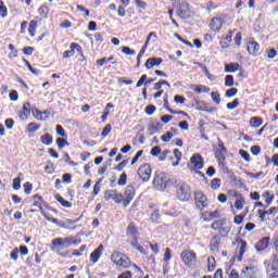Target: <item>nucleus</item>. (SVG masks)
I'll return each instance as SVG.
<instances>
[{
    "mask_svg": "<svg viewBox=\"0 0 278 278\" xmlns=\"http://www.w3.org/2000/svg\"><path fill=\"white\" fill-rule=\"evenodd\" d=\"M51 251L60 255V257H68L71 252H64L62 253L61 251H64V249H68V247L81 244V238L77 237H65V238H54L51 241Z\"/></svg>",
    "mask_w": 278,
    "mask_h": 278,
    "instance_id": "nucleus-1",
    "label": "nucleus"
},
{
    "mask_svg": "<svg viewBox=\"0 0 278 278\" xmlns=\"http://www.w3.org/2000/svg\"><path fill=\"white\" fill-rule=\"evenodd\" d=\"M153 186L156 190L162 192L166 190V188H177V180L170 179L165 173H161L154 177Z\"/></svg>",
    "mask_w": 278,
    "mask_h": 278,
    "instance_id": "nucleus-2",
    "label": "nucleus"
},
{
    "mask_svg": "<svg viewBox=\"0 0 278 278\" xmlns=\"http://www.w3.org/2000/svg\"><path fill=\"white\" fill-rule=\"evenodd\" d=\"M111 262L115 266H119L121 268L129 269L131 268V258L127 256L125 253L113 251L111 254Z\"/></svg>",
    "mask_w": 278,
    "mask_h": 278,
    "instance_id": "nucleus-3",
    "label": "nucleus"
},
{
    "mask_svg": "<svg viewBox=\"0 0 278 278\" xmlns=\"http://www.w3.org/2000/svg\"><path fill=\"white\" fill-rule=\"evenodd\" d=\"M118 199V205H122V207H129V205H131V201L136 199V188L132 187V185H128L123 193L119 192Z\"/></svg>",
    "mask_w": 278,
    "mask_h": 278,
    "instance_id": "nucleus-4",
    "label": "nucleus"
},
{
    "mask_svg": "<svg viewBox=\"0 0 278 278\" xmlns=\"http://www.w3.org/2000/svg\"><path fill=\"white\" fill-rule=\"evenodd\" d=\"M180 260L187 268H197V263L199 262L197 252L190 250H184L180 253Z\"/></svg>",
    "mask_w": 278,
    "mask_h": 278,
    "instance_id": "nucleus-5",
    "label": "nucleus"
},
{
    "mask_svg": "<svg viewBox=\"0 0 278 278\" xmlns=\"http://www.w3.org/2000/svg\"><path fill=\"white\" fill-rule=\"evenodd\" d=\"M204 166H205V162L203 161V155H201L200 153H194L190 157L188 168H190V170H198L197 174L200 175V177H205V174H203V172H201V169Z\"/></svg>",
    "mask_w": 278,
    "mask_h": 278,
    "instance_id": "nucleus-6",
    "label": "nucleus"
},
{
    "mask_svg": "<svg viewBox=\"0 0 278 278\" xmlns=\"http://www.w3.org/2000/svg\"><path fill=\"white\" fill-rule=\"evenodd\" d=\"M176 188V198L178 201H190L192 198V191L190 190V185L186 182H177Z\"/></svg>",
    "mask_w": 278,
    "mask_h": 278,
    "instance_id": "nucleus-7",
    "label": "nucleus"
},
{
    "mask_svg": "<svg viewBox=\"0 0 278 278\" xmlns=\"http://www.w3.org/2000/svg\"><path fill=\"white\" fill-rule=\"evenodd\" d=\"M226 224H227L226 218L217 219L212 223L211 229H213V231H217L218 232L217 236H220L222 238H227V236H229L231 231V228L225 226Z\"/></svg>",
    "mask_w": 278,
    "mask_h": 278,
    "instance_id": "nucleus-8",
    "label": "nucleus"
},
{
    "mask_svg": "<svg viewBox=\"0 0 278 278\" xmlns=\"http://www.w3.org/2000/svg\"><path fill=\"white\" fill-rule=\"evenodd\" d=\"M194 204L197 210L203 212V210L210 205V200L207 199V195L203 193V191H194Z\"/></svg>",
    "mask_w": 278,
    "mask_h": 278,
    "instance_id": "nucleus-9",
    "label": "nucleus"
},
{
    "mask_svg": "<svg viewBox=\"0 0 278 278\" xmlns=\"http://www.w3.org/2000/svg\"><path fill=\"white\" fill-rule=\"evenodd\" d=\"M152 173H153V169L151 168V164L149 163L142 164L137 170V175L143 184H146V181H149V179H151Z\"/></svg>",
    "mask_w": 278,
    "mask_h": 278,
    "instance_id": "nucleus-10",
    "label": "nucleus"
},
{
    "mask_svg": "<svg viewBox=\"0 0 278 278\" xmlns=\"http://www.w3.org/2000/svg\"><path fill=\"white\" fill-rule=\"evenodd\" d=\"M75 51L79 52L80 58H84V49L77 42H72L70 45V50L63 52V59L68 60V58H73Z\"/></svg>",
    "mask_w": 278,
    "mask_h": 278,
    "instance_id": "nucleus-11",
    "label": "nucleus"
},
{
    "mask_svg": "<svg viewBox=\"0 0 278 278\" xmlns=\"http://www.w3.org/2000/svg\"><path fill=\"white\" fill-rule=\"evenodd\" d=\"M220 244H223V237L214 235L208 243L210 251L212 253H218V251H220Z\"/></svg>",
    "mask_w": 278,
    "mask_h": 278,
    "instance_id": "nucleus-12",
    "label": "nucleus"
},
{
    "mask_svg": "<svg viewBox=\"0 0 278 278\" xmlns=\"http://www.w3.org/2000/svg\"><path fill=\"white\" fill-rule=\"evenodd\" d=\"M229 194H232V197H236V201H235V207L236 210H243L244 205H247V200H244V197L242 195V193H238V191L236 190H229L228 191Z\"/></svg>",
    "mask_w": 278,
    "mask_h": 278,
    "instance_id": "nucleus-13",
    "label": "nucleus"
},
{
    "mask_svg": "<svg viewBox=\"0 0 278 278\" xmlns=\"http://www.w3.org/2000/svg\"><path fill=\"white\" fill-rule=\"evenodd\" d=\"M179 18H190V4L188 2L179 3L177 7Z\"/></svg>",
    "mask_w": 278,
    "mask_h": 278,
    "instance_id": "nucleus-14",
    "label": "nucleus"
},
{
    "mask_svg": "<svg viewBox=\"0 0 278 278\" xmlns=\"http://www.w3.org/2000/svg\"><path fill=\"white\" fill-rule=\"evenodd\" d=\"M104 251L105 247H103V244H100L94 251L90 253L89 262H91V264H97V262L101 260Z\"/></svg>",
    "mask_w": 278,
    "mask_h": 278,
    "instance_id": "nucleus-15",
    "label": "nucleus"
},
{
    "mask_svg": "<svg viewBox=\"0 0 278 278\" xmlns=\"http://www.w3.org/2000/svg\"><path fill=\"white\" fill-rule=\"evenodd\" d=\"M223 25H225L223 17H213L210 22V29L218 34L223 29Z\"/></svg>",
    "mask_w": 278,
    "mask_h": 278,
    "instance_id": "nucleus-16",
    "label": "nucleus"
},
{
    "mask_svg": "<svg viewBox=\"0 0 278 278\" xmlns=\"http://www.w3.org/2000/svg\"><path fill=\"white\" fill-rule=\"evenodd\" d=\"M119 192L116 189H109L104 191V199L105 201H113L116 205L119 204Z\"/></svg>",
    "mask_w": 278,
    "mask_h": 278,
    "instance_id": "nucleus-17",
    "label": "nucleus"
},
{
    "mask_svg": "<svg viewBox=\"0 0 278 278\" xmlns=\"http://www.w3.org/2000/svg\"><path fill=\"white\" fill-rule=\"evenodd\" d=\"M247 51L250 55H260V43L252 38L247 42Z\"/></svg>",
    "mask_w": 278,
    "mask_h": 278,
    "instance_id": "nucleus-18",
    "label": "nucleus"
},
{
    "mask_svg": "<svg viewBox=\"0 0 278 278\" xmlns=\"http://www.w3.org/2000/svg\"><path fill=\"white\" fill-rule=\"evenodd\" d=\"M31 116V103L25 102L22 110L18 112V118L21 121H27Z\"/></svg>",
    "mask_w": 278,
    "mask_h": 278,
    "instance_id": "nucleus-19",
    "label": "nucleus"
},
{
    "mask_svg": "<svg viewBox=\"0 0 278 278\" xmlns=\"http://www.w3.org/2000/svg\"><path fill=\"white\" fill-rule=\"evenodd\" d=\"M201 218L204 223H212L215 218H220V211L215 210L213 212L206 211L201 214Z\"/></svg>",
    "mask_w": 278,
    "mask_h": 278,
    "instance_id": "nucleus-20",
    "label": "nucleus"
},
{
    "mask_svg": "<svg viewBox=\"0 0 278 278\" xmlns=\"http://www.w3.org/2000/svg\"><path fill=\"white\" fill-rule=\"evenodd\" d=\"M278 213V207L277 206H271L269 210L264 211V210H258V218L261 219L262 223H266V216H273Z\"/></svg>",
    "mask_w": 278,
    "mask_h": 278,
    "instance_id": "nucleus-21",
    "label": "nucleus"
},
{
    "mask_svg": "<svg viewBox=\"0 0 278 278\" xmlns=\"http://www.w3.org/2000/svg\"><path fill=\"white\" fill-rule=\"evenodd\" d=\"M232 38H233V30H229L225 36H223L219 40V45L222 49H229V45H231Z\"/></svg>",
    "mask_w": 278,
    "mask_h": 278,
    "instance_id": "nucleus-22",
    "label": "nucleus"
},
{
    "mask_svg": "<svg viewBox=\"0 0 278 278\" xmlns=\"http://www.w3.org/2000/svg\"><path fill=\"white\" fill-rule=\"evenodd\" d=\"M126 236H128V238H136L140 236V232L138 230V225L135 222H131L128 224L126 228Z\"/></svg>",
    "mask_w": 278,
    "mask_h": 278,
    "instance_id": "nucleus-23",
    "label": "nucleus"
},
{
    "mask_svg": "<svg viewBox=\"0 0 278 278\" xmlns=\"http://www.w3.org/2000/svg\"><path fill=\"white\" fill-rule=\"evenodd\" d=\"M239 252L237 254V260L240 262L242 257H244V253H247V241L244 239H237Z\"/></svg>",
    "mask_w": 278,
    "mask_h": 278,
    "instance_id": "nucleus-24",
    "label": "nucleus"
},
{
    "mask_svg": "<svg viewBox=\"0 0 278 278\" xmlns=\"http://www.w3.org/2000/svg\"><path fill=\"white\" fill-rule=\"evenodd\" d=\"M154 81H157V78H149L147 74H143L139 80L136 84V88H140L142 86H149L150 84H153Z\"/></svg>",
    "mask_w": 278,
    "mask_h": 278,
    "instance_id": "nucleus-25",
    "label": "nucleus"
},
{
    "mask_svg": "<svg viewBox=\"0 0 278 278\" xmlns=\"http://www.w3.org/2000/svg\"><path fill=\"white\" fill-rule=\"evenodd\" d=\"M268 244H270V237H263L255 244L256 251H266Z\"/></svg>",
    "mask_w": 278,
    "mask_h": 278,
    "instance_id": "nucleus-26",
    "label": "nucleus"
},
{
    "mask_svg": "<svg viewBox=\"0 0 278 278\" xmlns=\"http://www.w3.org/2000/svg\"><path fill=\"white\" fill-rule=\"evenodd\" d=\"M162 62H164L162 58H149L146 61L144 66L148 68V71H150V68H153V66H160Z\"/></svg>",
    "mask_w": 278,
    "mask_h": 278,
    "instance_id": "nucleus-27",
    "label": "nucleus"
},
{
    "mask_svg": "<svg viewBox=\"0 0 278 278\" xmlns=\"http://www.w3.org/2000/svg\"><path fill=\"white\" fill-rule=\"evenodd\" d=\"M130 247H132V249L138 250L139 253H141V255H149V252L147 250H144V247L140 245V242H138V237H132Z\"/></svg>",
    "mask_w": 278,
    "mask_h": 278,
    "instance_id": "nucleus-28",
    "label": "nucleus"
},
{
    "mask_svg": "<svg viewBox=\"0 0 278 278\" xmlns=\"http://www.w3.org/2000/svg\"><path fill=\"white\" fill-rule=\"evenodd\" d=\"M33 207H38V210H42L45 205V198H42V195L38 193L33 195Z\"/></svg>",
    "mask_w": 278,
    "mask_h": 278,
    "instance_id": "nucleus-29",
    "label": "nucleus"
},
{
    "mask_svg": "<svg viewBox=\"0 0 278 278\" xmlns=\"http://www.w3.org/2000/svg\"><path fill=\"white\" fill-rule=\"evenodd\" d=\"M255 277V266H251V267H245L242 271H241V278H253Z\"/></svg>",
    "mask_w": 278,
    "mask_h": 278,
    "instance_id": "nucleus-30",
    "label": "nucleus"
},
{
    "mask_svg": "<svg viewBox=\"0 0 278 278\" xmlns=\"http://www.w3.org/2000/svg\"><path fill=\"white\" fill-rule=\"evenodd\" d=\"M262 198L266 203L265 207H270L273 201H275V194H271L270 191H264Z\"/></svg>",
    "mask_w": 278,
    "mask_h": 278,
    "instance_id": "nucleus-31",
    "label": "nucleus"
},
{
    "mask_svg": "<svg viewBox=\"0 0 278 278\" xmlns=\"http://www.w3.org/2000/svg\"><path fill=\"white\" fill-rule=\"evenodd\" d=\"M38 29V21L31 20L28 24V34L30 38L36 36V30Z\"/></svg>",
    "mask_w": 278,
    "mask_h": 278,
    "instance_id": "nucleus-32",
    "label": "nucleus"
},
{
    "mask_svg": "<svg viewBox=\"0 0 278 278\" xmlns=\"http://www.w3.org/2000/svg\"><path fill=\"white\" fill-rule=\"evenodd\" d=\"M41 144H45L46 147H51L53 144V136L51 134H45L40 137Z\"/></svg>",
    "mask_w": 278,
    "mask_h": 278,
    "instance_id": "nucleus-33",
    "label": "nucleus"
},
{
    "mask_svg": "<svg viewBox=\"0 0 278 278\" xmlns=\"http://www.w3.org/2000/svg\"><path fill=\"white\" fill-rule=\"evenodd\" d=\"M55 200L62 205V207H66L67 210L73 207V203L65 200L64 197H62L60 193L55 195Z\"/></svg>",
    "mask_w": 278,
    "mask_h": 278,
    "instance_id": "nucleus-34",
    "label": "nucleus"
},
{
    "mask_svg": "<svg viewBox=\"0 0 278 278\" xmlns=\"http://www.w3.org/2000/svg\"><path fill=\"white\" fill-rule=\"evenodd\" d=\"M226 152H215V157L218 162V166L224 168L226 162H227V156H225Z\"/></svg>",
    "mask_w": 278,
    "mask_h": 278,
    "instance_id": "nucleus-35",
    "label": "nucleus"
},
{
    "mask_svg": "<svg viewBox=\"0 0 278 278\" xmlns=\"http://www.w3.org/2000/svg\"><path fill=\"white\" fill-rule=\"evenodd\" d=\"M250 125L251 127H262V125H264V118H262L261 116H254L250 118Z\"/></svg>",
    "mask_w": 278,
    "mask_h": 278,
    "instance_id": "nucleus-36",
    "label": "nucleus"
},
{
    "mask_svg": "<svg viewBox=\"0 0 278 278\" xmlns=\"http://www.w3.org/2000/svg\"><path fill=\"white\" fill-rule=\"evenodd\" d=\"M240 71V63H228L225 65V73H236Z\"/></svg>",
    "mask_w": 278,
    "mask_h": 278,
    "instance_id": "nucleus-37",
    "label": "nucleus"
},
{
    "mask_svg": "<svg viewBox=\"0 0 278 278\" xmlns=\"http://www.w3.org/2000/svg\"><path fill=\"white\" fill-rule=\"evenodd\" d=\"M216 270V258L214 256L207 257V273H214Z\"/></svg>",
    "mask_w": 278,
    "mask_h": 278,
    "instance_id": "nucleus-38",
    "label": "nucleus"
},
{
    "mask_svg": "<svg viewBox=\"0 0 278 278\" xmlns=\"http://www.w3.org/2000/svg\"><path fill=\"white\" fill-rule=\"evenodd\" d=\"M210 87L205 86V85H195V87L193 88V92H195L197 94H201V93H207L210 92Z\"/></svg>",
    "mask_w": 278,
    "mask_h": 278,
    "instance_id": "nucleus-39",
    "label": "nucleus"
},
{
    "mask_svg": "<svg viewBox=\"0 0 278 278\" xmlns=\"http://www.w3.org/2000/svg\"><path fill=\"white\" fill-rule=\"evenodd\" d=\"M8 49L11 51L8 55L9 60H14L15 58H18V50L16 49V47H14V45L10 43L8 46Z\"/></svg>",
    "mask_w": 278,
    "mask_h": 278,
    "instance_id": "nucleus-40",
    "label": "nucleus"
},
{
    "mask_svg": "<svg viewBox=\"0 0 278 278\" xmlns=\"http://www.w3.org/2000/svg\"><path fill=\"white\" fill-rule=\"evenodd\" d=\"M33 114L34 116L37 118V121H45L46 117H42L43 114L48 115L49 112L48 111H40L36 108L33 109Z\"/></svg>",
    "mask_w": 278,
    "mask_h": 278,
    "instance_id": "nucleus-41",
    "label": "nucleus"
},
{
    "mask_svg": "<svg viewBox=\"0 0 278 278\" xmlns=\"http://www.w3.org/2000/svg\"><path fill=\"white\" fill-rule=\"evenodd\" d=\"M43 218H46L48 220V223H52L53 225H58L61 228L66 227L63 223H60V220H58V218L50 217L49 215H47V213L43 214Z\"/></svg>",
    "mask_w": 278,
    "mask_h": 278,
    "instance_id": "nucleus-42",
    "label": "nucleus"
},
{
    "mask_svg": "<svg viewBox=\"0 0 278 278\" xmlns=\"http://www.w3.org/2000/svg\"><path fill=\"white\" fill-rule=\"evenodd\" d=\"M26 129H27L28 134H36V131H38V129H40V124L31 122L27 125Z\"/></svg>",
    "mask_w": 278,
    "mask_h": 278,
    "instance_id": "nucleus-43",
    "label": "nucleus"
},
{
    "mask_svg": "<svg viewBox=\"0 0 278 278\" xmlns=\"http://www.w3.org/2000/svg\"><path fill=\"white\" fill-rule=\"evenodd\" d=\"M170 260H173V251L170 248H166L163 255V262H165V264H169Z\"/></svg>",
    "mask_w": 278,
    "mask_h": 278,
    "instance_id": "nucleus-44",
    "label": "nucleus"
},
{
    "mask_svg": "<svg viewBox=\"0 0 278 278\" xmlns=\"http://www.w3.org/2000/svg\"><path fill=\"white\" fill-rule=\"evenodd\" d=\"M266 166H270V163L274 164V166L278 167V153L274 154L271 157L266 156Z\"/></svg>",
    "mask_w": 278,
    "mask_h": 278,
    "instance_id": "nucleus-45",
    "label": "nucleus"
},
{
    "mask_svg": "<svg viewBox=\"0 0 278 278\" xmlns=\"http://www.w3.org/2000/svg\"><path fill=\"white\" fill-rule=\"evenodd\" d=\"M38 14H39V16H41V18H49V7L41 5L38 9Z\"/></svg>",
    "mask_w": 278,
    "mask_h": 278,
    "instance_id": "nucleus-46",
    "label": "nucleus"
},
{
    "mask_svg": "<svg viewBox=\"0 0 278 278\" xmlns=\"http://www.w3.org/2000/svg\"><path fill=\"white\" fill-rule=\"evenodd\" d=\"M244 174L250 178V179H262V177H265L264 172H258V173H252V172H244Z\"/></svg>",
    "mask_w": 278,
    "mask_h": 278,
    "instance_id": "nucleus-47",
    "label": "nucleus"
},
{
    "mask_svg": "<svg viewBox=\"0 0 278 278\" xmlns=\"http://www.w3.org/2000/svg\"><path fill=\"white\" fill-rule=\"evenodd\" d=\"M222 185H223V180H220V178H213L211 180L212 190H220Z\"/></svg>",
    "mask_w": 278,
    "mask_h": 278,
    "instance_id": "nucleus-48",
    "label": "nucleus"
},
{
    "mask_svg": "<svg viewBox=\"0 0 278 278\" xmlns=\"http://www.w3.org/2000/svg\"><path fill=\"white\" fill-rule=\"evenodd\" d=\"M68 144L70 143H68V141L66 140L65 137L56 139V147L60 150L64 149V147H68Z\"/></svg>",
    "mask_w": 278,
    "mask_h": 278,
    "instance_id": "nucleus-49",
    "label": "nucleus"
},
{
    "mask_svg": "<svg viewBox=\"0 0 278 278\" xmlns=\"http://www.w3.org/2000/svg\"><path fill=\"white\" fill-rule=\"evenodd\" d=\"M244 218H247V212L236 215L233 218L235 225H242V223L244 222Z\"/></svg>",
    "mask_w": 278,
    "mask_h": 278,
    "instance_id": "nucleus-50",
    "label": "nucleus"
},
{
    "mask_svg": "<svg viewBox=\"0 0 278 278\" xmlns=\"http://www.w3.org/2000/svg\"><path fill=\"white\" fill-rule=\"evenodd\" d=\"M55 131L58 136H61V138H68V135H66V130L62 125H56L55 126Z\"/></svg>",
    "mask_w": 278,
    "mask_h": 278,
    "instance_id": "nucleus-51",
    "label": "nucleus"
},
{
    "mask_svg": "<svg viewBox=\"0 0 278 278\" xmlns=\"http://www.w3.org/2000/svg\"><path fill=\"white\" fill-rule=\"evenodd\" d=\"M0 16L2 18H5V16H8V7H5V2H3V0H0Z\"/></svg>",
    "mask_w": 278,
    "mask_h": 278,
    "instance_id": "nucleus-52",
    "label": "nucleus"
},
{
    "mask_svg": "<svg viewBox=\"0 0 278 278\" xmlns=\"http://www.w3.org/2000/svg\"><path fill=\"white\" fill-rule=\"evenodd\" d=\"M233 75H226L225 76V86L226 88H233Z\"/></svg>",
    "mask_w": 278,
    "mask_h": 278,
    "instance_id": "nucleus-53",
    "label": "nucleus"
},
{
    "mask_svg": "<svg viewBox=\"0 0 278 278\" xmlns=\"http://www.w3.org/2000/svg\"><path fill=\"white\" fill-rule=\"evenodd\" d=\"M118 186H127V173L123 172L117 180Z\"/></svg>",
    "mask_w": 278,
    "mask_h": 278,
    "instance_id": "nucleus-54",
    "label": "nucleus"
},
{
    "mask_svg": "<svg viewBox=\"0 0 278 278\" xmlns=\"http://www.w3.org/2000/svg\"><path fill=\"white\" fill-rule=\"evenodd\" d=\"M162 86H168V88H170V83L167 80H160L159 83L154 84V90H162Z\"/></svg>",
    "mask_w": 278,
    "mask_h": 278,
    "instance_id": "nucleus-55",
    "label": "nucleus"
},
{
    "mask_svg": "<svg viewBox=\"0 0 278 278\" xmlns=\"http://www.w3.org/2000/svg\"><path fill=\"white\" fill-rule=\"evenodd\" d=\"M211 99L216 103V105H220V93H218V91L211 92Z\"/></svg>",
    "mask_w": 278,
    "mask_h": 278,
    "instance_id": "nucleus-56",
    "label": "nucleus"
},
{
    "mask_svg": "<svg viewBox=\"0 0 278 278\" xmlns=\"http://www.w3.org/2000/svg\"><path fill=\"white\" fill-rule=\"evenodd\" d=\"M215 152L227 153V148L223 141H218L217 147L215 148Z\"/></svg>",
    "mask_w": 278,
    "mask_h": 278,
    "instance_id": "nucleus-57",
    "label": "nucleus"
},
{
    "mask_svg": "<svg viewBox=\"0 0 278 278\" xmlns=\"http://www.w3.org/2000/svg\"><path fill=\"white\" fill-rule=\"evenodd\" d=\"M238 105H240V100L235 99L232 102H228L226 104L227 110H236V108H238Z\"/></svg>",
    "mask_w": 278,
    "mask_h": 278,
    "instance_id": "nucleus-58",
    "label": "nucleus"
},
{
    "mask_svg": "<svg viewBox=\"0 0 278 278\" xmlns=\"http://www.w3.org/2000/svg\"><path fill=\"white\" fill-rule=\"evenodd\" d=\"M101 192V179H99L94 186H93V191H92V197H97Z\"/></svg>",
    "mask_w": 278,
    "mask_h": 278,
    "instance_id": "nucleus-59",
    "label": "nucleus"
},
{
    "mask_svg": "<svg viewBox=\"0 0 278 278\" xmlns=\"http://www.w3.org/2000/svg\"><path fill=\"white\" fill-rule=\"evenodd\" d=\"M155 110H157V108L153 104H150L148 106H146V114H148V116H153V114H155Z\"/></svg>",
    "mask_w": 278,
    "mask_h": 278,
    "instance_id": "nucleus-60",
    "label": "nucleus"
},
{
    "mask_svg": "<svg viewBox=\"0 0 278 278\" xmlns=\"http://www.w3.org/2000/svg\"><path fill=\"white\" fill-rule=\"evenodd\" d=\"M236 94H238V88H230L226 90L225 97H227V99H231V97H236Z\"/></svg>",
    "mask_w": 278,
    "mask_h": 278,
    "instance_id": "nucleus-61",
    "label": "nucleus"
},
{
    "mask_svg": "<svg viewBox=\"0 0 278 278\" xmlns=\"http://www.w3.org/2000/svg\"><path fill=\"white\" fill-rule=\"evenodd\" d=\"M175 135H173V132H170V131H167L165 135H163L162 137H161V140H162V142H170V140H173V137H174Z\"/></svg>",
    "mask_w": 278,
    "mask_h": 278,
    "instance_id": "nucleus-62",
    "label": "nucleus"
},
{
    "mask_svg": "<svg viewBox=\"0 0 278 278\" xmlns=\"http://www.w3.org/2000/svg\"><path fill=\"white\" fill-rule=\"evenodd\" d=\"M233 40H235L236 47H240V45H242V33L240 31L237 33Z\"/></svg>",
    "mask_w": 278,
    "mask_h": 278,
    "instance_id": "nucleus-63",
    "label": "nucleus"
},
{
    "mask_svg": "<svg viewBox=\"0 0 278 278\" xmlns=\"http://www.w3.org/2000/svg\"><path fill=\"white\" fill-rule=\"evenodd\" d=\"M13 190H21V177L13 179Z\"/></svg>",
    "mask_w": 278,
    "mask_h": 278,
    "instance_id": "nucleus-64",
    "label": "nucleus"
}]
</instances>
